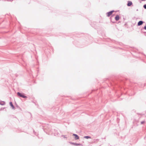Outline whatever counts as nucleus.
Listing matches in <instances>:
<instances>
[{"label": "nucleus", "instance_id": "4", "mask_svg": "<svg viewBox=\"0 0 146 146\" xmlns=\"http://www.w3.org/2000/svg\"><path fill=\"white\" fill-rule=\"evenodd\" d=\"M115 20L116 21H118L119 19V17L118 15H117L115 17Z\"/></svg>", "mask_w": 146, "mask_h": 146}, {"label": "nucleus", "instance_id": "9", "mask_svg": "<svg viewBox=\"0 0 146 146\" xmlns=\"http://www.w3.org/2000/svg\"><path fill=\"white\" fill-rule=\"evenodd\" d=\"M84 138H86V139H88V138H90V137H89V136H85L84 137Z\"/></svg>", "mask_w": 146, "mask_h": 146}, {"label": "nucleus", "instance_id": "2", "mask_svg": "<svg viewBox=\"0 0 146 146\" xmlns=\"http://www.w3.org/2000/svg\"><path fill=\"white\" fill-rule=\"evenodd\" d=\"M73 135L74 137V139L75 140H77L79 139V137L76 134H73Z\"/></svg>", "mask_w": 146, "mask_h": 146}, {"label": "nucleus", "instance_id": "11", "mask_svg": "<svg viewBox=\"0 0 146 146\" xmlns=\"http://www.w3.org/2000/svg\"><path fill=\"white\" fill-rule=\"evenodd\" d=\"M145 123V121H143L141 122V123L142 124H143Z\"/></svg>", "mask_w": 146, "mask_h": 146}, {"label": "nucleus", "instance_id": "12", "mask_svg": "<svg viewBox=\"0 0 146 146\" xmlns=\"http://www.w3.org/2000/svg\"><path fill=\"white\" fill-rule=\"evenodd\" d=\"M144 29H145L146 30V25L144 27Z\"/></svg>", "mask_w": 146, "mask_h": 146}, {"label": "nucleus", "instance_id": "5", "mask_svg": "<svg viewBox=\"0 0 146 146\" xmlns=\"http://www.w3.org/2000/svg\"><path fill=\"white\" fill-rule=\"evenodd\" d=\"M132 3L131 1H129L128 2L127 5L128 6H130L132 5Z\"/></svg>", "mask_w": 146, "mask_h": 146}, {"label": "nucleus", "instance_id": "1", "mask_svg": "<svg viewBox=\"0 0 146 146\" xmlns=\"http://www.w3.org/2000/svg\"><path fill=\"white\" fill-rule=\"evenodd\" d=\"M17 94L20 97H22L24 98H27V97L26 96H25L23 94L20 93L19 92H18L17 93Z\"/></svg>", "mask_w": 146, "mask_h": 146}, {"label": "nucleus", "instance_id": "6", "mask_svg": "<svg viewBox=\"0 0 146 146\" xmlns=\"http://www.w3.org/2000/svg\"><path fill=\"white\" fill-rule=\"evenodd\" d=\"M143 23V22L142 21H140L138 23V25L140 26L142 25Z\"/></svg>", "mask_w": 146, "mask_h": 146}, {"label": "nucleus", "instance_id": "3", "mask_svg": "<svg viewBox=\"0 0 146 146\" xmlns=\"http://www.w3.org/2000/svg\"><path fill=\"white\" fill-rule=\"evenodd\" d=\"M113 12V11H110L108 13H107V15L108 17H109L110 15H111Z\"/></svg>", "mask_w": 146, "mask_h": 146}, {"label": "nucleus", "instance_id": "8", "mask_svg": "<svg viewBox=\"0 0 146 146\" xmlns=\"http://www.w3.org/2000/svg\"><path fill=\"white\" fill-rule=\"evenodd\" d=\"M10 106L12 107L13 109L14 108V107L13 104L12 102H10L9 103Z\"/></svg>", "mask_w": 146, "mask_h": 146}, {"label": "nucleus", "instance_id": "7", "mask_svg": "<svg viewBox=\"0 0 146 146\" xmlns=\"http://www.w3.org/2000/svg\"><path fill=\"white\" fill-rule=\"evenodd\" d=\"M71 143L72 145H80V144L79 143Z\"/></svg>", "mask_w": 146, "mask_h": 146}, {"label": "nucleus", "instance_id": "10", "mask_svg": "<svg viewBox=\"0 0 146 146\" xmlns=\"http://www.w3.org/2000/svg\"><path fill=\"white\" fill-rule=\"evenodd\" d=\"M143 7L145 9H146V5H144L143 6Z\"/></svg>", "mask_w": 146, "mask_h": 146}]
</instances>
